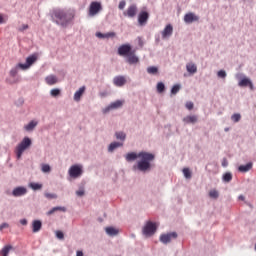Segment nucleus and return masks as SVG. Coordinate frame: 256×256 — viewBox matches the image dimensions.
<instances>
[{
    "mask_svg": "<svg viewBox=\"0 0 256 256\" xmlns=\"http://www.w3.org/2000/svg\"><path fill=\"white\" fill-rule=\"evenodd\" d=\"M135 159H141L137 164L139 171H148V169H151L150 161L155 159V155L149 152H139L138 154L131 152L126 155V161H135Z\"/></svg>",
    "mask_w": 256,
    "mask_h": 256,
    "instance_id": "obj_1",
    "label": "nucleus"
},
{
    "mask_svg": "<svg viewBox=\"0 0 256 256\" xmlns=\"http://www.w3.org/2000/svg\"><path fill=\"white\" fill-rule=\"evenodd\" d=\"M52 19L57 23V25H61L62 27H67L73 19H75V11L74 10H61L57 9L52 12Z\"/></svg>",
    "mask_w": 256,
    "mask_h": 256,
    "instance_id": "obj_2",
    "label": "nucleus"
},
{
    "mask_svg": "<svg viewBox=\"0 0 256 256\" xmlns=\"http://www.w3.org/2000/svg\"><path fill=\"white\" fill-rule=\"evenodd\" d=\"M31 147V138L25 137L20 144L16 147V156L17 159H20L23 155V153L26 151V149H29Z\"/></svg>",
    "mask_w": 256,
    "mask_h": 256,
    "instance_id": "obj_3",
    "label": "nucleus"
},
{
    "mask_svg": "<svg viewBox=\"0 0 256 256\" xmlns=\"http://www.w3.org/2000/svg\"><path fill=\"white\" fill-rule=\"evenodd\" d=\"M155 231H157V224L151 221H148L143 228V233L147 237H151V235H155Z\"/></svg>",
    "mask_w": 256,
    "mask_h": 256,
    "instance_id": "obj_4",
    "label": "nucleus"
},
{
    "mask_svg": "<svg viewBox=\"0 0 256 256\" xmlns=\"http://www.w3.org/2000/svg\"><path fill=\"white\" fill-rule=\"evenodd\" d=\"M103 10V6H101V2H91L89 6L88 15L89 17H95L99 13V11Z\"/></svg>",
    "mask_w": 256,
    "mask_h": 256,
    "instance_id": "obj_5",
    "label": "nucleus"
},
{
    "mask_svg": "<svg viewBox=\"0 0 256 256\" xmlns=\"http://www.w3.org/2000/svg\"><path fill=\"white\" fill-rule=\"evenodd\" d=\"M19 66L12 68L9 72V77L6 79V81L13 85L15 83H19V77H17V74L19 73Z\"/></svg>",
    "mask_w": 256,
    "mask_h": 256,
    "instance_id": "obj_6",
    "label": "nucleus"
},
{
    "mask_svg": "<svg viewBox=\"0 0 256 256\" xmlns=\"http://www.w3.org/2000/svg\"><path fill=\"white\" fill-rule=\"evenodd\" d=\"M69 176L72 177V179H77L78 177H81L83 175V168L80 165H73L69 169Z\"/></svg>",
    "mask_w": 256,
    "mask_h": 256,
    "instance_id": "obj_7",
    "label": "nucleus"
},
{
    "mask_svg": "<svg viewBox=\"0 0 256 256\" xmlns=\"http://www.w3.org/2000/svg\"><path fill=\"white\" fill-rule=\"evenodd\" d=\"M35 61H37V54H32L31 56L26 58L25 64L19 63L18 67L19 69H22V71H26V69H29V67H31V65H33Z\"/></svg>",
    "mask_w": 256,
    "mask_h": 256,
    "instance_id": "obj_8",
    "label": "nucleus"
},
{
    "mask_svg": "<svg viewBox=\"0 0 256 256\" xmlns=\"http://www.w3.org/2000/svg\"><path fill=\"white\" fill-rule=\"evenodd\" d=\"M132 51L131 45L124 44L118 48V55L121 57H127Z\"/></svg>",
    "mask_w": 256,
    "mask_h": 256,
    "instance_id": "obj_9",
    "label": "nucleus"
},
{
    "mask_svg": "<svg viewBox=\"0 0 256 256\" xmlns=\"http://www.w3.org/2000/svg\"><path fill=\"white\" fill-rule=\"evenodd\" d=\"M171 239H177V232L163 234L160 236V241L165 245H167V243H171Z\"/></svg>",
    "mask_w": 256,
    "mask_h": 256,
    "instance_id": "obj_10",
    "label": "nucleus"
},
{
    "mask_svg": "<svg viewBox=\"0 0 256 256\" xmlns=\"http://www.w3.org/2000/svg\"><path fill=\"white\" fill-rule=\"evenodd\" d=\"M197 21H199V16L195 15L193 12L184 15V23H187L188 25Z\"/></svg>",
    "mask_w": 256,
    "mask_h": 256,
    "instance_id": "obj_11",
    "label": "nucleus"
},
{
    "mask_svg": "<svg viewBox=\"0 0 256 256\" xmlns=\"http://www.w3.org/2000/svg\"><path fill=\"white\" fill-rule=\"evenodd\" d=\"M125 17L133 18L137 15V5H130L127 10L123 13Z\"/></svg>",
    "mask_w": 256,
    "mask_h": 256,
    "instance_id": "obj_12",
    "label": "nucleus"
},
{
    "mask_svg": "<svg viewBox=\"0 0 256 256\" xmlns=\"http://www.w3.org/2000/svg\"><path fill=\"white\" fill-rule=\"evenodd\" d=\"M161 35H162V39H169V37L173 35V25L171 24L166 25L163 31L161 32Z\"/></svg>",
    "mask_w": 256,
    "mask_h": 256,
    "instance_id": "obj_13",
    "label": "nucleus"
},
{
    "mask_svg": "<svg viewBox=\"0 0 256 256\" xmlns=\"http://www.w3.org/2000/svg\"><path fill=\"white\" fill-rule=\"evenodd\" d=\"M127 83V78H125V76H116L113 79V84L116 87H123V85H125Z\"/></svg>",
    "mask_w": 256,
    "mask_h": 256,
    "instance_id": "obj_14",
    "label": "nucleus"
},
{
    "mask_svg": "<svg viewBox=\"0 0 256 256\" xmlns=\"http://www.w3.org/2000/svg\"><path fill=\"white\" fill-rule=\"evenodd\" d=\"M147 21H149V13L142 11L140 12V14L138 15V23L139 25H145V23H147Z\"/></svg>",
    "mask_w": 256,
    "mask_h": 256,
    "instance_id": "obj_15",
    "label": "nucleus"
},
{
    "mask_svg": "<svg viewBox=\"0 0 256 256\" xmlns=\"http://www.w3.org/2000/svg\"><path fill=\"white\" fill-rule=\"evenodd\" d=\"M127 62L130 65H135L139 63V58L135 56V50H132L128 55H127Z\"/></svg>",
    "mask_w": 256,
    "mask_h": 256,
    "instance_id": "obj_16",
    "label": "nucleus"
},
{
    "mask_svg": "<svg viewBox=\"0 0 256 256\" xmlns=\"http://www.w3.org/2000/svg\"><path fill=\"white\" fill-rule=\"evenodd\" d=\"M27 193V188L25 187H17L13 190L12 195L14 197H21Z\"/></svg>",
    "mask_w": 256,
    "mask_h": 256,
    "instance_id": "obj_17",
    "label": "nucleus"
},
{
    "mask_svg": "<svg viewBox=\"0 0 256 256\" xmlns=\"http://www.w3.org/2000/svg\"><path fill=\"white\" fill-rule=\"evenodd\" d=\"M43 227V222H41V220H34L32 222V231L34 233H39V231H41Z\"/></svg>",
    "mask_w": 256,
    "mask_h": 256,
    "instance_id": "obj_18",
    "label": "nucleus"
},
{
    "mask_svg": "<svg viewBox=\"0 0 256 256\" xmlns=\"http://www.w3.org/2000/svg\"><path fill=\"white\" fill-rule=\"evenodd\" d=\"M85 89H86L85 86H82L79 88L78 91L75 92L74 101H77V102L81 101V97H83V94L85 93Z\"/></svg>",
    "mask_w": 256,
    "mask_h": 256,
    "instance_id": "obj_19",
    "label": "nucleus"
},
{
    "mask_svg": "<svg viewBox=\"0 0 256 256\" xmlns=\"http://www.w3.org/2000/svg\"><path fill=\"white\" fill-rule=\"evenodd\" d=\"M251 169H253V163L249 162L246 165H240L238 167V171H240V173H247V171H251Z\"/></svg>",
    "mask_w": 256,
    "mask_h": 256,
    "instance_id": "obj_20",
    "label": "nucleus"
},
{
    "mask_svg": "<svg viewBox=\"0 0 256 256\" xmlns=\"http://www.w3.org/2000/svg\"><path fill=\"white\" fill-rule=\"evenodd\" d=\"M186 70L191 75H195V73H197V65H195V63H193V62H190V63L186 64Z\"/></svg>",
    "mask_w": 256,
    "mask_h": 256,
    "instance_id": "obj_21",
    "label": "nucleus"
},
{
    "mask_svg": "<svg viewBox=\"0 0 256 256\" xmlns=\"http://www.w3.org/2000/svg\"><path fill=\"white\" fill-rule=\"evenodd\" d=\"M115 32H108V33H101V32H97L96 33V37H98V39H110L111 37H115Z\"/></svg>",
    "mask_w": 256,
    "mask_h": 256,
    "instance_id": "obj_22",
    "label": "nucleus"
},
{
    "mask_svg": "<svg viewBox=\"0 0 256 256\" xmlns=\"http://www.w3.org/2000/svg\"><path fill=\"white\" fill-rule=\"evenodd\" d=\"M247 86H249L250 89H253V83L251 82V80H249V78H243L239 82V87H247Z\"/></svg>",
    "mask_w": 256,
    "mask_h": 256,
    "instance_id": "obj_23",
    "label": "nucleus"
},
{
    "mask_svg": "<svg viewBox=\"0 0 256 256\" xmlns=\"http://www.w3.org/2000/svg\"><path fill=\"white\" fill-rule=\"evenodd\" d=\"M47 85H55L59 80L55 75H49L45 78Z\"/></svg>",
    "mask_w": 256,
    "mask_h": 256,
    "instance_id": "obj_24",
    "label": "nucleus"
},
{
    "mask_svg": "<svg viewBox=\"0 0 256 256\" xmlns=\"http://www.w3.org/2000/svg\"><path fill=\"white\" fill-rule=\"evenodd\" d=\"M105 231L107 235H110V237H115V235H119V230L117 228L106 227Z\"/></svg>",
    "mask_w": 256,
    "mask_h": 256,
    "instance_id": "obj_25",
    "label": "nucleus"
},
{
    "mask_svg": "<svg viewBox=\"0 0 256 256\" xmlns=\"http://www.w3.org/2000/svg\"><path fill=\"white\" fill-rule=\"evenodd\" d=\"M121 107H123V101L117 100V101H115V102H112V103L110 104V106H108V110H109V109H119V108H121Z\"/></svg>",
    "mask_w": 256,
    "mask_h": 256,
    "instance_id": "obj_26",
    "label": "nucleus"
},
{
    "mask_svg": "<svg viewBox=\"0 0 256 256\" xmlns=\"http://www.w3.org/2000/svg\"><path fill=\"white\" fill-rule=\"evenodd\" d=\"M183 121H184V123H187V124H189V123L193 124V123H197L198 118L195 115L186 116V117L183 118Z\"/></svg>",
    "mask_w": 256,
    "mask_h": 256,
    "instance_id": "obj_27",
    "label": "nucleus"
},
{
    "mask_svg": "<svg viewBox=\"0 0 256 256\" xmlns=\"http://www.w3.org/2000/svg\"><path fill=\"white\" fill-rule=\"evenodd\" d=\"M119 147H123V143L120 142H112L109 147H108V151L113 152L115 151V149L119 148Z\"/></svg>",
    "mask_w": 256,
    "mask_h": 256,
    "instance_id": "obj_28",
    "label": "nucleus"
},
{
    "mask_svg": "<svg viewBox=\"0 0 256 256\" xmlns=\"http://www.w3.org/2000/svg\"><path fill=\"white\" fill-rule=\"evenodd\" d=\"M11 249H13V246L11 245H6L2 248V250L0 251V255L2 256H8L9 255V251H11Z\"/></svg>",
    "mask_w": 256,
    "mask_h": 256,
    "instance_id": "obj_29",
    "label": "nucleus"
},
{
    "mask_svg": "<svg viewBox=\"0 0 256 256\" xmlns=\"http://www.w3.org/2000/svg\"><path fill=\"white\" fill-rule=\"evenodd\" d=\"M147 73H149V75H157V73H159V68L156 66H150L147 68Z\"/></svg>",
    "mask_w": 256,
    "mask_h": 256,
    "instance_id": "obj_30",
    "label": "nucleus"
},
{
    "mask_svg": "<svg viewBox=\"0 0 256 256\" xmlns=\"http://www.w3.org/2000/svg\"><path fill=\"white\" fill-rule=\"evenodd\" d=\"M29 187L33 189V191H39V189H43V185L39 183L32 182L30 183Z\"/></svg>",
    "mask_w": 256,
    "mask_h": 256,
    "instance_id": "obj_31",
    "label": "nucleus"
},
{
    "mask_svg": "<svg viewBox=\"0 0 256 256\" xmlns=\"http://www.w3.org/2000/svg\"><path fill=\"white\" fill-rule=\"evenodd\" d=\"M37 125V122L36 121H31L29 124H27L24 129L26 131H33V129L35 128V126Z\"/></svg>",
    "mask_w": 256,
    "mask_h": 256,
    "instance_id": "obj_32",
    "label": "nucleus"
},
{
    "mask_svg": "<svg viewBox=\"0 0 256 256\" xmlns=\"http://www.w3.org/2000/svg\"><path fill=\"white\" fill-rule=\"evenodd\" d=\"M233 179V174H231V172H227L223 175V181L225 183H229L231 182V180Z\"/></svg>",
    "mask_w": 256,
    "mask_h": 256,
    "instance_id": "obj_33",
    "label": "nucleus"
},
{
    "mask_svg": "<svg viewBox=\"0 0 256 256\" xmlns=\"http://www.w3.org/2000/svg\"><path fill=\"white\" fill-rule=\"evenodd\" d=\"M116 139H119L120 141H125L127 135H125L124 132H116L115 133Z\"/></svg>",
    "mask_w": 256,
    "mask_h": 256,
    "instance_id": "obj_34",
    "label": "nucleus"
},
{
    "mask_svg": "<svg viewBox=\"0 0 256 256\" xmlns=\"http://www.w3.org/2000/svg\"><path fill=\"white\" fill-rule=\"evenodd\" d=\"M180 89H181V85L175 84V85L172 87V89H171L172 95H177V93H179Z\"/></svg>",
    "mask_w": 256,
    "mask_h": 256,
    "instance_id": "obj_35",
    "label": "nucleus"
},
{
    "mask_svg": "<svg viewBox=\"0 0 256 256\" xmlns=\"http://www.w3.org/2000/svg\"><path fill=\"white\" fill-rule=\"evenodd\" d=\"M52 97H59L61 95V90L59 88H54L50 91Z\"/></svg>",
    "mask_w": 256,
    "mask_h": 256,
    "instance_id": "obj_36",
    "label": "nucleus"
},
{
    "mask_svg": "<svg viewBox=\"0 0 256 256\" xmlns=\"http://www.w3.org/2000/svg\"><path fill=\"white\" fill-rule=\"evenodd\" d=\"M209 197H211V199H218L219 198V192L217 190H211L209 192Z\"/></svg>",
    "mask_w": 256,
    "mask_h": 256,
    "instance_id": "obj_37",
    "label": "nucleus"
},
{
    "mask_svg": "<svg viewBox=\"0 0 256 256\" xmlns=\"http://www.w3.org/2000/svg\"><path fill=\"white\" fill-rule=\"evenodd\" d=\"M157 91L158 93H163V91H165V84L163 82L157 84Z\"/></svg>",
    "mask_w": 256,
    "mask_h": 256,
    "instance_id": "obj_38",
    "label": "nucleus"
},
{
    "mask_svg": "<svg viewBox=\"0 0 256 256\" xmlns=\"http://www.w3.org/2000/svg\"><path fill=\"white\" fill-rule=\"evenodd\" d=\"M231 119L234 123H239V121H241V114H233Z\"/></svg>",
    "mask_w": 256,
    "mask_h": 256,
    "instance_id": "obj_39",
    "label": "nucleus"
},
{
    "mask_svg": "<svg viewBox=\"0 0 256 256\" xmlns=\"http://www.w3.org/2000/svg\"><path fill=\"white\" fill-rule=\"evenodd\" d=\"M183 175L186 179H191V170H189V168H184Z\"/></svg>",
    "mask_w": 256,
    "mask_h": 256,
    "instance_id": "obj_40",
    "label": "nucleus"
},
{
    "mask_svg": "<svg viewBox=\"0 0 256 256\" xmlns=\"http://www.w3.org/2000/svg\"><path fill=\"white\" fill-rule=\"evenodd\" d=\"M55 211H66V209H65V207H54L48 213H49V215H53V213H55Z\"/></svg>",
    "mask_w": 256,
    "mask_h": 256,
    "instance_id": "obj_41",
    "label": "nucleus"
},
{
    "mask_svg": "<svg viewBox=\"0 0 256 256\" xmlns=\"http://www.w3.org/2000/svg\"><path fill=\"white\" fill-rule=\"evenodd\" d=\"M42 172L43 173H50L51 172V166H49L48 164H43L42 165Z\"/></svg>",
    "mask_w": 256,
    "mask_h": 256,
    "instance_id": "obj_42",
    "label": "nucleus"
},
{
    "mask_svg": "<svg viewBox=\"0 0 256 256\" xmlns=\"http://www.w3.org/2000/svg\"><path fill=\"white\" fill-rule=\"evenodd\" d=\"M44 195H45L46 199H57V194L45 193Z\"/></svg>",
    "mask_w": 256,
    "mask_h": 256,
    "instance_id": "obj_43",
    "label": "nucleus"
},
{
    "mask_svg": "<svg viewBox=\"0 0 256 256\" xmlns=\"http://www.w3.org/2000/svg\"><path fill=\"white\" fill-rule=\"evenodd\" d=\"M125 5H127L125 0L120 1L118 5V9H120V11H123V9H125Z\"/></svg>",
    "mask_w": 256,
    "mask_h": 256,
    "instance_id": "obj_44",
    "label": "nucleus"
},
{
    "mask_svg": "<svg viewBox=\"0 0 256 256\" xmlns=\"http://www.w3.org/2000/svg\"><path fill=\"white\" fill-rule=\"evenodd\" d=\"M218 77L225 79V77H227V73L224 70H220L218 71Z\"/></svg>",
    "mask_w": 256,
    "mask_h": 256,
    "instance_id": "obj_45",
    "label": "nucleus"
},
{
    "mask_svg": "<svg viewBox=\"0 0 256 256\" xmlns=\"http://www.w3.org/2000/svg\"><path fill=\"white\" fill-rule=\"evenodd\" d=\"M56 237L57 239H65V235L62 231H56Z\"/></svg>",
    "mask_w": 256,
    "mask_h": 256,
    "instance_id": "obj_46",
    "label": "nucleus"
},
{
    "mask_svg": "<svg viewBox=\"0 0 256 256\" xmlns=\"http://www.w3.org/2000/svg\"><path fill=\"white\" fill-rule=\"evenodd\" d=\"M76 195L78 197H83L85 195V191L83 189H80V190L76 191Z\"/></svg>",
    "mask_w": 256,
    "mask_h": 256,
    "instance_id": "obj_47",
    "label": "nucleus"
},
{
    "mask_svg": "<svg viewBox=\"0 0 256 256\" xmlns=\"http://www.w3.org/2000/svg\"><path fill=\"white\" fill-rule=\"evenodd\" d=\"M193 107H194L193 102H187L186 103V109H188L189 111H191V109H193Z\"/></svg>",
    "mask_w": 256,
    "mask_h": 256,
    "instance_id": "obj_48",
    "label": "nucleus"
},
{
    "mask_svg": "<svg viewBox=\"0 0 256 256\" xmlns=\"http://www.w3.org/2000/svg\"><path fill=\"white\" fill-rule=\"evenodd\" d=\"M27 29H29V25H27V24H23L22 25V27H20L19 29H18V31H25V30H27Z\"/></svg>",
    "mask_w": 256,
    "mask_h": 256,
    "instance_id": "obj_49",
    "label": "nucleus"
},
{
    "mask_svg": "<svg viewBox=\"0 0 256 256\" xmlns=\"http://www.w3.org/2000/svg\"><path fill=\"white\" fill-rule=\"evenodd\" d=\"M9 227V224L3 223L0 225V231H3V229H7Z\"/></svg>",
    "mask_w": 256,
    "mask_h": 256,
    "instance_id": "obj_50",
    "label": "nucleus"
},
{
    "mask_svg": "<svg viewBox=\"0 0 256 256\" xmlns=\"http://www.w3.org/2000/svg\"><path fill=\"white\" fill-rule=\"evenodd\" d=\"M5 23V18H3V15L0 14V25Z\"/></svg>",
    "mask_w": 256,
    "mask_h": 256,
    "instance_id": "obj_51",
    "label": "nucleus"
},
{
    "mask_svg": "<svg viewBox=\"0 0 256 256\" xmlns=\"http://www.w3.org/2000/svg\"><path fill=\"white\" fill-rule=\"evenodd\" d=\"M21 225H27V219L20 220Z\"/></svg>",
    "mask_w": 256,
    "mask_h": 256,
    "instance_id": "obj_52",
    "label": "nucleus"
},
{
    "mask_svg": "<svg viewBox=\"0 0 256 256\" xmlns=\"http://www.w3.org/2000/svg\"><path fill=\"white\" fill-rule=\"evenodd\" d=\"M222 167H227V160H224V161L222 162Z\"/></svg>",
    "mask_w": 256,
    "mask_h": 256,
    "instance_id": "obj_53",
    "label": "nucleus"
},
{
    "mask_svg": "<svg viewBox=\"0 0 256 256\" xmlns=\"http://www.w3.org/2000/svg\"><path fill=\"white\" fill-rule=\"evenodd\" d=\"M239 199H240L241 201H245V197H244L243 195L239 196Z\"/></svg>",
    "mask_w": 256,
    "mask_h": 256,
    "instance_id": "obj_54",
    "label": "nucleus"
},
{
    "mask_svg": "<svg viewBox=\"0 0 256 256\" xmlns=\"http://www.w3.org/2000/svg\"><path fill=\"white\" fill-rule=\"evenodd\" d=\"M107 111H109L108 108L105 110V113H107Z\"/></svg>",
    "mask_w": 256,
    "mask_h": 256,
    "instance_id": "obj_55",
    "label": "nucleus"
}]
</instances>
